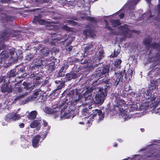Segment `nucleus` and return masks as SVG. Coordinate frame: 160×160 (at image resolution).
<instances>
[{
	"instance_id": "18",
	"label": "nucleus",
	"mask_w": 160,
	"mask_h": 160,
	"mask_svg": "<svg viewBox=\"0 0 160 160\" xmlns=\"http://www.w3.org/2000/svg\"><path fill=\"white\" fill-rule=\"evenodd\" d=\"M42 17V16L41 15H38V16H35L32 20V22L35 23H38L41 25L45 23V21L41 19Z\"/></svg>"
},
{
	"instance_id": "33",
	"label": "nucleus",
	"mask_w": 160,
	"mask_h": 160,
	"mask_svg": "<svg viewBox=\"0 0 160 160\" xmlns=\"http://www.w3.org/2000/svg\"><path fill=\"white\" fill-rule=\"evenodd\" d=\"M122 62V61L120 59H117L115 62L114 64V66L116 68H121V64Z\"/></svg>"
},
{
	"instance_id": "51",
	"label": "nucleus",
	"mask_w": 160,
	"mask_h": 160,
	"mask_svg": "<svg viewBox=\"0 0 160 160\" xmlns=\"http://www.w3.org/2000/svg\"><path fill=\"white\" fill-rule=\"evenodd\" d=\"M69 19H70L72 20H75L76 21H78V18L74 16H72L70 17L69 18H68Z\"/></svg>"
},
{
	"instance_id": "5",
	"label": "nucleus",
	"mask_w": 160,
	"mask_h": 160,
	"mask_svg": "<svg viewBox=\"0 0 160 160\" xmlns=\"http://www.w3.org/2000/svg\"><path fill=\"white\" fill-rule=\"evenodd\" d=\"M118 29L120 31H122V34L125 37L130 38L132 37L131 32H136L135 30H130L128 28V25L127 24L121 25L118 27Z\"/></svg>"
},
{
	"instance_id": "49",
	"label": "nucleus",
	"mask_w": 160,
	"mask_h": 160,
	"mask_svg": "<svg viewBox=\"0 0 160 160\" xmlns=\"http://www.w3.org/2000/svg\"><path fill=\"white\" fill-rule=\"evenodd\" d=\"M10 2V0H0V2L2 3H8Z\"/></svg>"
},
{
	"instance_id": "43",
	"label": "nucleus",
	"mask_w": 160,
	"mask_h": 160,
	"mask_svg": "<svg viewBox=\"0 0 160 160\" xmlns=\"http://www.w3.org/2000/svg\"><path fill=\"white\" fill-rule=\"evenodd\" d=\"M105 28L107 29L108 30L110 31V33L112 34L113 35H116V32L114 31L113 32V31H114V30L112 29L110 26L109 25L108 26H105Z\"/></svg>"
},
{
	"instance_id": "45",
	"label": "nucleus",
	"mask_w": 160,
	"mask_h": 160,
	"mask_svg": "<svg viewBox=\"0 0 160 160\" xmlns=\"http://www.w3.org/2000/svg\"><path fill=\"white\" fill-rule=\"evenodd\" d=\"M24 94H21L18 96L16 97V98L14 99V101H13V103H16V102L18 101L23 98L24 97Z\"/></svg>"
},
{
	"instance_id": "15",
	"label": "nucleus",
	"mask_w": 160,
	"mask_h": 160,
	"mask_svg": "<svg viewBox=\"0 0 160 160\" xmlns=\"http://www.w3.org/2000/svg\"><path fill=\"white\" fill-rule=\"evenodd\" d=\"M65 81H59V80H56L55 81V83L57 84H59L57 86V89L55 90H54L53 91V93L52 94L55 93L54 94V96L55 95V94L57 93V95L59 94L60 92V90L63 87V86L65 85Z\"/></svg>"
},
{
	"instance_id": "35",
	"label": "nucleus",
	"mask_w": 160,
	"mask_h": 160,
	"mask_svg": "<svg viewBox=\"0 0 160 160\" xmlns=\"http://www.w3.org/2000/svg\"><path fill=\"white\" fill-rule=\"evenodd\" d=\"M4 52L2 51V52L1 53V55L0 56V58H1V60H0V63H4L5 62V60L6 59V58H7L6 55H3L2 54Z\"/></svg>"
},
{
	"instance_id": "34",
	"label": "nucleus",
	"mask_w": 160,
	"mask_h": 160,
	"mask_svg": "<svg viewBox=\"0 0 160 160\" xmlns=\"http://www.w3.org/2000/svg\"><path fill=\"white\" fill-rule=\"evenodd\" d=\"M86 19L89 21L90 22L92 23H96L97 21L95 19V18L93 17H91L90 16H87L85 18Z\"/></svg>"
},
{
	"instance_id": "19",
	"label": "nucleus",
	"mask_w": 160,
	"mask_h": 160,
	"mask_svg": "<svg viewBox=\"0 0 160 160\" xmlns=\"http://www.w3.org/2000/svg\"><path fill=\"white\" fill-rule=\"evenodd\" d=\"M41 138V137L40 135H37L33 138L32 142V146L34 148H36L38 147L39 146L38 144Z\"/></svg>"
},
{
	"instance_id": "38",
	"label": "nucleus",
	"mask_w": 160,
	"mask_h": 160,
	"mask_svg": "<svg viewBox=\"0 0 160 160\" xmlns=\"http://www.w3.org/2000/svg\"><path fill=\"white\" fill-rule=\"evenodd\" d=\"M21 118L20 115L17 114L12 113V120L13 121H16L19 119Z\"/></svg>"
},
{
	"instance_id": "37",
	"label": "nucleus",
	"mask_w": 160,
	"mask_h": 160,
	"mask_svg": "<svg viewBox=\"0 0 160 160\" xmlns=\"http://www.w3.org/2000/svg\"><path fill=\"white\" fill-rule=\"evenodd\" d=\"M36 55V54L35 53L34 54L30 53L26 56V59L28 61L31 60L32 59L34 58L35 56Z\"/></svg>"
},
{
	"instance_id": "4",
	"label": "nucleus",
	"mask_w": 160,
	"mask_h": 160,
	"mask_svg": "<svg viewBox=\"0 0 160 160\" xmlns=\"http://www.w3.org/2000/svg\"><path fill=\"white\" fill-rule=\"evenodd\" d=\"M92 92V89H87L86 90L83 95L80 93H79L77 91L76 92V97L77 98L78 97V99L73 100L72 99L71 100V101L73 100V102H75L76 103L79 101V100L81 99L82 97H83L85 98V100H87L89 97H91L92 95L91 93Z\"/></svg>"
},
{
	"instance_id": "11",
	"label": "nucleus",
	"mask_w": 160,
	"mask_h": 160,
	"mask_svg": "<svg viewBox=\"0 0 160 160\" xmlns=\"http://www.w3.org/2000/svg\"><path fill=\"white\" fill-rule=\"evenodd\" d=\"M51 60V58H48L46 60V62L45 64L48 66V70L51 72H52L54 70L55 68V62Z\"/></svg>"
},
{
	"instance_id": "40",
	"label": "nucleus",
	"mask_w": 160,
	"mask_h": 160,
	"mask_svg": "<svg viewBox=\"0 0 160 160\" xmlns=\"http://www.w3.org/2000/svg\"><path fill=\"white\" fill-rule=\"evenodd\" d=\"M45 111L48 114H53L55 112L52 109L48 107L45 108Z\"/></svg>"
},
{
	"instance_id": "44",
	"label": "nucleus",
	"mask_w": 160,
	"mask_h": 160,
	"mask_svg": "<svg viewBox=\"0 0 160 160\" xmlns=\"http://www.w3.org/2000/svg\"><path fill=\"white\" fill-rule=\"evenodd\" d=\"M66 22L70 24L72 26H75L78 24V23L72 20H66Z\"/></svg>"
},
{
	"instance_id": "30",
	"label": "nucleus",
	"mask_w": 160,
	"mask_h": 160,
	"mask_svg": "<svg viewBox=\"0 0 160 160\" xmlns=\"http://www.w3.org/2000/svg\"><path fill=\"white\" fill-rule=\"evenodd\" d=\"M9 55L11 59H13L15 58L14 53L15 52V49L13 48H12L9 50Z\"/></svg>"
},
{
	"instance_id": "62",
	"label": "nucleus",
	"mask_w": 160,
	"mask_h": 160,
	"mask_svg": "<svg viewBox=\"0 0 160 160\" xmlns=\"http://www.w3.org/2000/svg\"><path fill=\"white\" fill-rule=\"evenodd\" d=\"M154 153H151L150 154L148 155L147 156V157H154V155H153Z\"/></svg>"
},
{
	"instance_id": "55",
	"label": "nucleus",
	"mask_w": 160,
	"mask_h": 160,
	"mask_svg": "<svg viewBox=\"0 0 160 160\" xmlns=\"http://www.w3.org/2000/svg\"><path fill=\"white\" fill-rule=\"evenodd\" d=\"M24 86H25V87H24V88H26V89H28V88H27V86H28V83L27 82H24L23 83V84H22Z\"/></svg>"
},
{
	"instance_id": "9",
	"label": "nucleus",
	"mask_w": 160,
	"mask_h": 160,
	"mask_svg": "<svg viewBox=\"0 0 160 160\" xmlns=\"http://www.w3.org/2000/svg\"><path fill=\"white\" fill-rule=\"evenodd\" d=\"M99 84H102L104 85L106 87L105 88L104 91L107 92V89L109 88L112 84V82L111 79H103L102 80H99Z\"/></svg>"
},
{
	"instance_id": "17",
	"label": "nucleus",
	"mask_w": 160,
	"mask_h": 160,
	"mask_svg": "<svg viewBox=\"0 0 160 160\" xmlns=\"http://www.w3.org/2000/svg\"><path fill=\"white\" fill-rule=\"evenodd\" d=\"M39 59H33V62L30 66V68H32V70L39 69L42 63Z\"/></svg>"
},
{
	"instance_id": "6",
	"label": "nucleus",
	"mask_w": 160,
	"mask_h": 160,
	"mask_svg": "<svg viewBox=\"0 0 160 160\" xmlns=\"http://www.w3.org/2000/svg\"><path fill=\"white\" fill-rule=\"evenodd\" d=\"M10 80H8L5 83H2L0 87V91L2 93H12L13 92L12 86L10 84Z\"/></svg>"
},
{
	"instance_id": "59",
	"label": "nucleus",
	"mask_w": 160,
	"mask_h": 160,
	"mask_svg": "<svg viewBox=\"0 0 160 160\" xmlns=\"http://www.w3.org/2000/svg\"><path fill=\"white\" fill-rule=\"evenodd\" d=\"M43 125L44 127H46L48 125V123L46 122V121L45 120H43Z\"/></svg>"
},
{
	"instance_id": "25",
	"label": "nucleus",
	"mask_w": 160,
	"mask_h": 160,
	"mask_svg": "<svg viewBox=\"0 0 160 160\" xmlns=\"http://www.w3.org/2000/svg\"><path fill=\"white\" fill-rule=\"evenodd\" d=\"M37 114V112L36 111H32L27 115V117L29 120H33L36 118Z\"/></svg>"
},
{
	"instance_id": "24",
	"label": "nucleus",
	"mask_w": 160,
	"mask_h": 160,
	"mask_svg": "<svg viewBox=\"0 0 160 160\" xmlns=\"http://www.w3.org/2000/svg\"><path fill=\"white\" fill-rule=\"evenodd\" d=\"M99 49V54L98 55L97 58L100 60V59L104 58V52L103 49V47L101 45H100Z\"/></svg>"
},
{
	"instance_id": "31",
	"label": "nucleus",
	"mask_w": 160,
	"mask_h": 160,
	"mask_svg": "<svg viewBox=\"0 0 160 160\" xmlns=\"http://www.w3.org/2000/svg\"><path fill=\"white\" fill-rule=\"evenodd\" d=\"M74 90H71L70 91L69 93L67 95L66 98L67 99L66 100L68 99H69L70 101L72 99L74 95Z\"/></svg>"
},
{
	"instance_id": "7",
	"label": "nucleus",
	"mask_w": 160,
	"mask_h": 160,
	"mask_svg": "<svg viewBox=\"0 0 160 160\" xmlns=\"http://www.w3.org/2000/svg\"><path fill=\"white\" fill-rule=\"evenodd\" d=\"M99 91V92L96 95L95 97L94 102L97 104H102L106 96L104 92H103V88H100Z\"/></svg>"
},
{
	"instance_id": "64",
	"label": "nucleus",
	"mask_w": 160,
	"mask_h": 160,
	"mask_svg": "<svg viewBox=\"0 0 160 160\" xmlns=\"http://www.w3.org/2000/svg\"><path fill=\"white\" fill-rule=\"evenodd\" d=\"M104 22H105V26H107L109 25V24L108 22V21L107 20H104Z\"/></svg>"
},
{
	"instance_id": "41",
	"label": "nucleus",
	"mask_w": 160,
	"mask_h": 160,
	"mask_svg": "<svg viewBox=\"0 0 160 160\" xmlns=\"http://www.w3.org/2000/svg\"><path fill=\"white\" fill-rule=\"evenodd\" d=\"M8 81L5 76H0V85L2 83H5Z\"/></svg>"
},
{
	"instance_id": "3",
	"label": "nucleus",
	"mask_w": 160,
	"mask_h": 160,
	"mask_svg": "<svg viewBox=\"0 0 160 160\" xmlns=\"http://www.w3.org/2000/svg\"><path fill=\"white\" fill-rule=\"evenodd\" d=\"M125 71L123 72H121L119 73L116 74L111 78V81L112 83V85L117 87L119 83L122 82L123 83V77L124 75Z\"/></svg>"
},
{
	"instance_id": "57",
	"label": "nucleus",
	"mask_w": 160,
	"mask_h": 160,
	"mask_svg": "<svg viewBox=\"0 0 160 160\" xmlns=\"http://www.w3.org/2000/svg\"><path fill=\"white\" fill-rule=\"evenodd\" d=\"M130 95H131L132 97H134L136 95L135 92L132 91L130 93Z\"/></svg>"
},
{
	"instance_id": "20",
	"label": "nucleus",
	"mask_w": 160,
	"mask_h": 160,
	"mask_svg": "<svg viewBox=\"0 0 160 160\" xmlns=\"http://www.w3.org/2000/svg\"><path fill=\"white\" fill-rule=\"evenodd\" d=\"M16 70L15 69H12L8 71L7 74V75L5 76L7 80H9L11 79L12 78L16 76Z\"/></svg>"
},
{
	"instance_id": "2",
	"label": "nucleus",
	"mask_w": 160,
	"mask_h": 160,
	"mask_svg": "<svg viewBox=\"0 0 160 160\" xmlns=\"http://www.w3.org/2000/svg\"><path fill=\"white\" fill-rule=\"evenodd\" d=\"M109 69L110 65L109 64L104 65L102 68H98L97 69L96 72L97 78L100 79L106 75H108Z\"/></svg>"
},
{
	"instance_id": "10",
	"label": "nucleus",
	"mask_w": 160,
	"mask_h": 160,
	"mask_svg": "<svg viewBox=\"0 0 160 160\" xmlns=\"http://www.w3.org/2000/svg\"><path fill=\"white\" fill-rule=\"evenodd\" d=\"M41 119L39 118L33 120L30 124V128H37V130H40L41 127Z\"/></svg>"
},
{
	"instance_id": "54",
	"label": "nucleus",
	"mask_w": 160,
	"mask_h": 160,
	"mask_svg": "<svg viewBox=\"0 0 160 160\" xmlns=\"http://www.w3.org/2000/svg\"><path fill=\"white\" fill-rule=\"evenodd\" d=\"M22 88L20 87L16 88H15V90L18 92H21L22 91Z\"/></svg>"
},
{
	"instance_id": "60",
	"label": "nucleus",
	"mask_w": 160,
	"mask_h": 160,
	"mask_svg": "<svg viewBox=\"0 0 160 160\" xmlns=\"http://www.w3.org/2000/svg\"><path fill=\"white\" fill-rule=\"evenodd\" d=\"M62 66L64 67V68H65V70H66V69H67L68 68V65L67 64H64Z\"/></svg>"
},
{
	"instance_id": "48",
	"label": "nucleus",
	"mask_w": 160,
	"mask_h": 160,
	"mask_svg": "<svg viewBox=\"0 0 160 160\" xmlns=\"http://www.w3.org/2000/svg\"><path fill=\"white\" fill-rule=\"evenodd\" d=\"M65 75L64 72H59L58 73V77H62L64 76Z\"/></svg>"
},
{
	"instance_id": "26",
	"label": "nucleus",
	"mask_w": 160,
	"mask_h": 160,
	"mask_svg": "<svg viewBox=\"0 0 160 160\" xmlns=\"http://www.w3.org/2000/svg\"><path fill=\"white\" fill-rule=\"evenodd\" d=\"M110 22L111 23L112 27L114 28L119 26L121 24V23L119 19H110Z\"/></svg>"
},
{
	"instance_id": "14",
	"label": "nucleus",
	"mask_w": 160,
	"mask_h": 160,
	"mask_svg": "<svg viewBox=\"0 0 160 160\" xmlns=\"http://www.w3.org/2000/svg\"><path fill=\"white\" fill-rule=\"evenodd\" d=\"M66 81L68 82L72 79H75L78 78L77 72L74 71H72L69 73H67L65 76Z\"/></svg>"
},
{
	"instance_id": "52",
	"label": "nucleus",
	"mask_w": 160,
	"mask_h": 160,
	"mask_svg": "<svg viewBox=\"0 0 160 160\" xmlns=\"http://www.w3.org/2000/svg\"><path fill=\"white\" fill-rule=\"evenodd\" d=\"M155 57L157 58L158 60L160 61V54H159L158 53H157L156 54Z\"/></svg>"
},
{
	"instance_id": "63",
	"label": "nucleus",
	"mask_w": 160,
	"mask_h": 160,
	"mask_svg": "<svg viewBox=\"0 0 160 160\" xmlns=\"http://www.w3.org/2000/svg\"><path fill=\"white\" fill-rule=\"evenodd\" d=\"M157 10L158 12H160V3L157 6Z\"/></svg>"
},
{
	"instance_id": "27",
	"label": "nucleus",
	"mask_w": 160,
	"mask_h": 160,
	"mask_svg": "<svg viewBox=\"0 0 160 160\" xmlns=\"http://www.w3.org/2000/svg\"><path fill=\"white\" fill-rule=\"evenodd\" d=\"M32 77H36V79L37 80H39L42 79L43 76L42 74L40 73L39 72L38 73H35L34 72L30 75Z\"/></svg>"
},
{
	"instance_id": "58",
	"label": "nucleus",
	"mask_w": 160,
	"mask_h": 160,
	"mask_svg": "<svg viewBox=\"0 0 160 160\" xmlns=\"http://www.w3.org/2000/svg\"><path fill=\"white\" fill-rule=\"evenodd\" d=\"M119 16L120 17V18L121 19H122L124 18V14L123 13H121L119 15Z\"/></svg>"
},
{
	"instance_id": "8",
	"label": "nucleus",
	"mask_w": 160,
	"mask_h": 160,
	"mask_svg": "<svg viewBox=\"0 0 160 160\" xmlns=\"http://www.w3.org/2000/svg\"><path fill=\"white\" fill-rule=\"evenodd\" d=\"M11 31L8 28H6L2 31L0 32V41L5 40L10 37Z\"/></svg>"
},
{
	"instance_id": "61",
	"label": "nucleus",
	"mask_w": 160,
	"mask_h": 160,
	"mask_svg": "<svg viewBox=\"0 0 160 160\" xmlns=\"http://www.w3.org/2000/svg\"><path fill=\"white\" fill-rule=\"evenodd\" d=\"M19 126L22 128H23L24 127V124L23 123H21L19 125Z\"/></svg>"
},
{
	"instance_id": "46",
	"label": "nucleus",
	"mask_w": 160,
	"mask_h": 160,
	"mask_svg": "<svg viewBox=\"0 0 160 160\" xmlns=\"http://www.w3.org/2000/svg\"><path fill=\"white\" fill-rule=\"evenodd\" d=\"M62 28L63 29H64L65 31L68 32L71 31V28H70L66 25H63L62 27Z\"/></svg>"
},
{
	"instance_id": "29",
	"label": "nucleus",
	"mask_w": 160,
	"mask_h": 160,
	"mask_svg": "<svg viewBox=\"0 0 160 160\" xmlns=\"http://www.w3.org/2000/svg\"><path fill=\"white\" fill-rule=\"evenodd\" d=\"M18 70L17 71H16L17 75H20V76H19L20 77H22V76L24 74L25 72L24 68L23 67H22L20 68H18Z\"/></svg>"
},
{
	"instance_id": "28",
	"label": "nucleus",
	"mask_w": 160,
	"mask_h": 160,
	"mask_svg": "<svg viewBox=\"0 0 160 160\" xmlns=\"http://www.w3.org/2000/svg\"><path fill=\"white\" fill-rule=\"evenodd\" d=\"M50 51L48 49L43 48L40 51L41 54L43 56H46L49 54Z\"/></svg>"
},
{
	"instance_id": "16",
	"label": "nucleus",
	"mask_w": 160,
	"mask_h": 160,
	"mask_svg": "<svg viewBox=\"0 0 160 160\" xmlns=\"http://www.w3.org/2000/svg\"><path fill=\"white\" fill-rule=\"evenodd\" d=\"M14 19L13 16L8 15L5 13H1L0 15V20L2 21L12 22Z\"/></svg>"
},
{
	"instance_id": "32",
	"label": "nucleus",
	"mask_w": 160,
	"mask_h": 160,
	"mask_svg": "<svg viewBox=\"0 0 160 160\" xmlns=\"http://www.w3.org/2000/svg\"><path fill=\"white\" fill-rule=\"evenodd\" d=\"M5 121L8 122H10L12 121V113H10L7 115L5 118Z\"/></svg>"
},
{
	"instance_id": "12",
	"label": "nucleus",
	"mask_w": 160,
	"mask_h": 160,
	"mask_svg": "<svg viewBox=\"0 0 160 160\" xmlns=\"http://www.w3.org/2000/svg\"><path fill=\"white\" fill-rule=\"evenodd\" d=\"M92 111L93 112L92 113L91 112H90L91 113L89 114L90 116L92 115V117H95L98 115L99 116L98 119L99 120L101 121L103 120L104 117V113H102L101 110L96 109L92 110Z\"/></svg>"
},
{
	"instance_id": "21",
	"label": "nucleus",
	"mask_w": 160,
	"mask_h": 160,
	"mask_svg": "<svg viewBox=\"0 0 160 160\" xmlns=\"http://www.w3.org/2000/svg\"><path fill=\"white\" fill-rule=\"evenodd\" d=\"M152 38L150 36H148L147 38H146L143 40V42L147 48L148 50H149L150 48V45Z\"/></svg>"
},
{
	"instance_id": "53",
	"label": "nucleus",
	"mask_w": 160,
	"mask_h": 160,
	"mask_svg": "<svg viewBox=\"0 0 160 160\" xmlns=\"http://www.w3.org/2000/svg\"><path fill=\"white\" fill-rule=\"evenodd\" d=\"M38 95H39L38 92L36 91L34 92V94L33 95V97L34 98H37V96Z\"/></svg>"
},
{
	"instance_id": "36",
	"label": "nucleus",
	"mask_w": 160,
	"mask_h": 160,
	"mask_svg": "<svg viewBox=\"0 0 160 160\" xmlns=\"http://www.w3.org/2000/svg\"><path fill=\"white\" fill-rule=\"evenodd\" d=\"M83 34L86 36H87L88 34L91 35L92 34L93 32L91 29H86L83 31Z\"/></svg>"
},
{
	"instance_id": "22",
	"label": "nucleus",
	"mask_w": 160,
	"mask_h": 160,
	"mask_svg": "<svg viewBox=\"0 0 160 160\" xmlns=\"http://www.w3.org/2000/svg\"><path fill=\"white\" fill-rule=\"evenodd\" d=\"M117 104L116 105V107L120 109V110H121L123 109L122 107L124 106L125 105V101L122 99H117L116 100Z\"/></svg>"
},
{
	"instance_id": "13",
	"label": "nucleus",
	"mask_w": 160,
	"mask_h": 160,
	"mask_svg": "<svg viewBox=\"0 0 160 160\" xmlns=\"http://www.w3.org/2000/svg\"><path fill=\"white\" fill-rule=\"evenodd\" d=\"M56 35V33H51L50 38H46L43 41L44 43L48 42L49 44L52 45H54L55 44V41L56 40V38L55 37Z\"/></svg>"
},
{
	"instance_id": "50",
	"label": "nucleus",
	"mask_w": 160,
	"mask_h": 160,
	"mask_svg": "<svg viewBox=\"0 0 160 160\" xmlns=\"http://www.w3.org/2000/svg\"><path fill=\"white\" fill-rule=\"evenodd\" d=\"M129 14L131 16V17H133L134 16V9H131L130 12H129Z\"/></svg>"
},
{
	"instance_id": "39",
	"label": "nucleus",
	"mask_w": 160,
	"mask_h": 160,
	"mask_svg": "<svg viewBox=\"0 0 160 160\" xmlns=\"http://www.w3.org/2000/svg\"><path fill=\"white\" fill-rule=\"evenodd\" d=\"M93 47L92 44H89L87 45L85 48L84 49V53H86Z\"/></svg>"
},
{
	"instance_id": "42",
	"label": "nucleus",
	"mask_w": 160,
	"mask_h": 160,
	"mask_svg": "<svg viewBox=\"0 0 160 160\" xmlns=\"http://www.w3.org/2000/svg\"><path fill=\"white\" fill-rule=\"evenodd\" d=\"M89 59L88 57H83V58H82L81 60V63L82 64H87L88 63Z\"/></svg>"
},
{
	"instance_id": "56",
	"label": "nucleus",
	"mask_w": 160,
	"mask_h": 160,
	"mask_svg": "<svg viewBox=\"0 0 160 160\" xmlns=\"http://www.w3.org/2000/svg\"><path fill=\"white\" fill-rule=\"evenodd\" d=\"M72 46H69L68 48H66V50L68 51H71L72 50Z\"/></svg>"
},
{
	"instance_id": "47",
	"label": "nucleus",
	"mask_w": 160,
	"mask_h": 160,
	"mask_svg": "<svg viewBox=\"0 0 160 160\" xmlns=\"http://www.w3.org/2000/svg\"><path fill=\"white\" fill-rule=\"evenodd\" d=\"M119 54V52L117 50V52H116L115 50L114 51L113 54L111 55V56L112 57H116Z\"/></svg>"
},
{
	"instance_id": "23",
	"label": "nucleus",
	"mask_w": 160,
	"mask_h": 160,
	"mask_svg": "<svg viewBox=\"0 0 160 160\" xmlns=\"http://www.w3.org/2000/svg\"><path fill=\"white\" fill-rule=\"evenodd\" d=\"M157 87L158 88V86L156 84V81H154V80H152L150 81V82L148 87L149 90H147L149 91V92L154 95V93H152V92H150V91L151 90H155Z\"/></svg>"
},
{
	"instance_id": "1",
	"label": "nucleus",
	"mask_w": 160,
	"mask_h": 160,
	"mask_svg": "<svg viewBox=\"0 0 160 160\" xmlns=\"http://www.w3.org/2000/svg\"><path fill=\"white\" fill-rule=\"evenodd\" d=\"M156 96L152 94V93L149 92V91L144 89L142 93L141 92L139 94H137L135 98V100L137 101V103L139 102L141 98H144L147 100V102H150L155 100Z\"/></svg>"
}]
</instances>
